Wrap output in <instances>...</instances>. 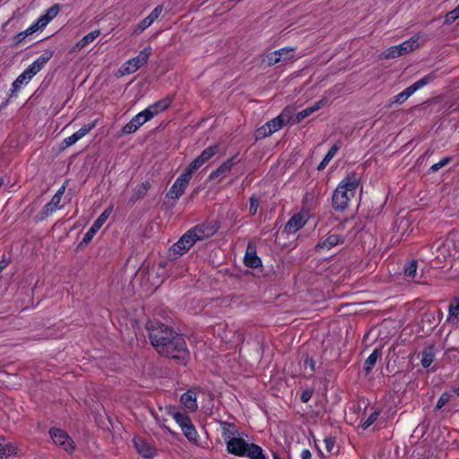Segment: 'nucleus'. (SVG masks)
Listing matches in <instances>:
<instances>
[{
	"instance_id": "obj_1",
	"label": "nucleus",
	"mask_w": 459,
	"mask_h": 459,
	"mask_svg": "<svg viewBox=\"0 0 459 459\" xmlns=\"http://www.w3.org/2000/svg\"><path fill=\"white\" fill-rule=\"evenodd\" d=\"M147 330L152 346L160 355L177 359L181 364H186L189 351L182 335L158 322H149Z\"/></svg>"
},
{
	"instance_id": "obj_2",
	"label": "nucleus",
	"mask_w": 459,
	"mask_h": 459,
	"mask_svg": "<svg viewBox=\"0 0 459 459\" xmlns=\"http://www.w3.org/2000/svg\"><path fill=\"white\" fill-rule=\"evenodd\" d=\"M147 330L152 346L160 355L177 359L181 364H186L189 351L182 335L158 322H149Z\"/></svg>"
},
{
	"instance_id": "obj_3",
	"label": "nucleus",
	"mask_w": 459,
	"mask_h": 459,
	"mask_svg": "<svg viewBox=\"0 0 459 459\" xmlns=\"http://www.w3.org/2000/svg\"><path fill=\"white\" fill-rule=\"evenodd\" d=\"M217 231L213 224H200L187 230L179 240L175 243L170 251L178 255L186 253L197 241L212 237Z\"/></svg>"
},
{
	"instance_id": "obj_4",
	"label": "nucleus",
	"mask_w": 459,
	"mask_h": 459,
	"mask_svg": "<svg viewBox=\"0 0 459 459\" xmlns=\"http://www.w3.org/2000/svg\"><path fill=\"white\" fill-rule=\"evenodd\" d=\"M226 447L228 453L237 456H247L249 459H267L261 446L249 443L240 434L230 437L226 440Z\"/></svg>"
},
{
	"instance_id": "obj_5",
	"label": "nucleus",
	"mask_w": 459,
	"mask_h": 459,
	"mask_svg": "<svg viewBox=\"0 0 459 459\" xmlns=\"http://www.w3.org/2000/svg\"><path fill=\"white\" fill-rule=\"evenodd\" d=\"M359 180L355 173H349L337 186L333 195V205L337 210H344L349 205L359 186Z\"/></svg>"
},
{
	"instance_id": "obj_6",
	"label": "nucleus",
	"mask_w": 459,
	"mask_h": 459,
	"mask_svg": "<svg viewBox=\"0 0 459 459\" xmlns=\"http://www.w3.org/2000/svg\"><path fill=\"white\" fill-rule=\"evenodd\" d=\"M50 57L51 54L46 53L33 61L13 82L12 91H18L23 85L28 84L30 80L45 66Z\"/></svg>"
},
{
	"instance_id": "obj_7",
	"label": "nucleus",
	"mask_w": 459,
	"mask_h": 459,
	"mask_svg": "<svg viewBox=\"0 0 459 459\" xmlns=\"http://www.w3.org/2000/svg\"><path fill=\"white\" fill-rule=\"evenodd\" d=\"M193 174L194 173L186 168L175 180L167 193V197L172 200L179 199L188 186Z\"/></svg>"
},
{
	"instance_id": "obj_8",
	"label": "nucleus",
	"mask_w": 459,
	"mask_h": 459,
	"mask_svg": "<svg viewBox=\"0 0 459 459\" xmlns=\"http://www.w3.org/2000/svg\"><path fill=\"white\" fill-rule=\"evenodd\" d=\"M295 49L293 48H282L273 52L267 54L264 59V62L267 65H274L280 62H287L295 58Z\"/></svg>"
},
{
	"instance_id": "obj_9",
	"label": "nucleus",
	"mask_w": 459,
	"mask_h": 459,
	"mask_svg": "<svg viewBox=\"0 0 459 459\" xmlns=\"http://www.w3.org/2000/svg\"><path fill=\"white\" fill-rule=\"evenodd\" d=\"M49 435L53 442L65 451H73L74 448V441L68 434L61 429H51Z\"/></svg>"
},
{
	"instance_id": "obj_10",
	"label": "nucleus",
	"mask_w": 459,
	"mask_h": 459,
	"mask_svg": "<svg viewBox=\"0 0 459 459\" xmlns=\"http://www.w3.org/2000/svg\"><path fill=\"white\" fill-rule=\"evenodd\" d=\"M112 212V206L108 207L103 211V212L98 217V219L94 221L92 226L89 229V230L83 236L82 244L87 245L91 241L95 234L99 231V230L103 226V224L107 221L108 218L110 216Z\"/></svg>"
},
{
	"instance_id": "obj_11",
	"label": "nucleus",
	"mask_w": 459,
	"mask_h": 459,
	"mask_svg": "<svg viewBox=\"0 0 459 459\" xmlns=\"http://www.w3.org/2000/svg\"><path fill=\"white\" fill-rule=\"evenodd\" d=\"M218 152L217 145H212L204 149L188 166L187 169L195 173L204 163L211 160Z\"/></svg>"
},
{
	"instance_id": "obj_12",
	"label": "nucleus",
	"mask_w": 459,
	"mask_h": 459,
	"mask_svg": "<svg viewBox=\"0 0 459 459\" xmlns=\"http://www.w3.org/2000/svg\"><path fill=\"white\" fill-rule=\"evenodd\" d=\"M151 120L150 114L146 113L144 110L139 112L135 115L127 124H126L121 133L123 134H130L134 133L141 126H143L147 121Z\"/></svg>"
},
{
	"instance_id": "obj_13",
	"label": "nucleus",
	"mask_w": 459,
	"mask_h": 459,
	"mask_svg": "<svg viewBox=\"0 0 459 459\" xmlns=\"http://www.w3.org/2000/svg\"><path fill=\"white\" fill-rule=\"evenodd\" d=\"M163 6L161 4L156 6L152 13L143 20H142L134 29V34H140L149 28L161 14Z\"/></svg>"
},
{
	"instance_id": "obj_14",
	"label": "nucleus",
	"mask_w": 459,
	"mask_h": 459,
	"mask_svg": "<svg viewBox=\"0 0 459 459\" xmlns=\"http://www.w3.org/2000/svg\"><path fill=\"white\" fill-rule=\"evenodd\" d=\"M307 221V214L298 212L294 214L286 223L284 230L288 234H294L300 230Z\"/></svg>"
},
{
	"instance_id": "obj_15",
	"label": "nucleus",
	"mask_w": 459,
	"mask_h": 459,
	"mask_svg": "<svg viewBox=\"0 0 459 459\" xmlns=\"http://www.w3.org/2000/svg\"><path fill=\"white\" fill-rule=\"evenodd\" d=\"M342 242V237L338 232V230H333L328 233V236L322 241H320L316 248L317 251L328 250L333 247Z\"/></svg>"
},
{
	"instance_id": "obj_16",
	"label": "nucleus",
	"mask_w": 459,
	"mask_h": 459,
	"mask_svg": "<svg viewBox=\"0 0 459 459\" xmlns=\"http://www.w3.org/2000/svg\"><path fill=\"white\" fill-rule=\"evenodd\" d=\"M425 42V39L421 35H415L409 39L408 40L403 41V43L396 45L399 48V52H402V56L411 52L415 48H418Z\"/></svg>"
},
{
	"instance_id": "obj_17",
	"label": "nucleus",
	"mask_w": 459,
	"mask_h": 459,
	"mask_svg": "<svg viewBox=\"0 0 459 459\" xmlns=\"http://www.w3.org/2000/svg\"><path fill=\"white\" fill-rule=\"evenodd\" d=\"M134 446L136 451L145 458H151L155 455V448L146 442L144 439L139 437H135L133 439Z\"/></svg>"
},
{
	"instance_id": "obj_18",
	"label": "nucleus",
	"mask_w": 459,
	"mask_h": 459,
	"mask_svg": "<svg viewBox=\"0 0 459 459\" xmlns=\"http://www.w3.org/2000/svg\"><path fill=\"white\" fill-rule=\"evenodd\" d=\"M435 79V75L433 74H429L417 82H415L411 86L407 87L405 90L402 91L406 99L411 97L415 91L430 83Z\"/></svg>"
},
{
	"instance_id": "obj_19",
	"label": "nucleus",
	"mask_w": 459,
	"mask_h": 459,
	"mask_svg": "<svg viewBox=\"0 0 459 459\" xmlns=\"http://www.w3.org/2000/svg\"><path fill=\"white\" fill-rule=\"evenodd\" d=\"M171 102L172 99L167 97L149 106L147 108L144 109V111L150 114V118L152 119L160 112L167 109L170 106Z\"/></svg>"
},
{
	"instance_id": "obj_20",
	"label": "nucleus",
	"mask_w": 459,
	"mask_h": 459,
	"mask_svg": "<svg viewBox=\"0 0 459 459\" xmlns=\"http://www.w3.org/2000/svg\"><path fill=\"white\" fill-rule=\"evenodd\" d=\"M60 12L59 4H54L50 8L46 11V13L39 16L37 20L38 24H39L43 29L54 19L57 16Z\"/></svg>"
},
{
	"instance_id": "obj_21",
	"label": "nucleus",
	"mask_w": 459,
	"mask_h": 459,
	"mask_svg": "<svg viewBox=\"0 0 459 459\" xmlns=\"http://www.w3.org/2000/svg\"><path fill=\"white\" fill-rule=\"evenodd\" d=\"M100 30H95L86 34L78 42H76V44L73 47L72 51L75 52L86 48L88 45L93 42L100 36Z\"/></svg>"
},
{
	"instance_id": "obj_22",
	"label": "nucleus",
	"mask_w": 459,
	"mask_h": 459,
	"mask_svg": "<svg viewBox=\"0 0 459 459\" xmlns=\"http://www.w3.org/2000/svg\"><path fill=\"white\" fill-rule=\"evenodd\" d=\"M181 403L191 412L197 409L196 396L192 391H187L181 395Z\"/></svg>"
},
{
	"instance_id": "obj_23",
	"label": "nucleus",
	"mask_w": 459,
	"mask_h": 459,
	"mask_svg": "<svg viewBox=\"0 0 459 459\" xmlns=\"http://www.w3.org/2000/svg\"><path fill=\"white\" fill-rule=\"evenodd\" d=\"M237 163H238V160H237L236 156L227 160L216 170H214L211 173L210 178H216L220 177L221 175L226 174Z\"/></svg>"
},
{
	"instance_id": "obj_24",
	"label": "nucleus",
	"mask_w": 459,
	"mask_h": 459,
	"mask_svg": "<svg viewBox=\"0 0 459 459\" xmlns=\"http://www.w3.org/2000/svg\"><path fill=\"white\" fill-rule=\"evenodd\" d=\"M325 103H326V100L322 99V100L316 101L312 107H308V108L299 111L296 116L297 122H300L305 117L312 115L314 112L317 111L322 107H324L325 105Z\"/></svg>"
},
{
	"instance_id": "obj_25",
	"label": "nucleus",
	"mask_w": 459,
	"mask_h": 459,
	"mask_svg": "<svg viewBox=\"0 0 459 459\" xmlns=\"http://www.w3.org/2000/svg\"><path fill=\"white\" fill-rule=\"evenodd\" d=\"M152 47L148 46V47H145L142 51H140L138 56H136L133 58H130V59L132 60V62H134L135 66L138 69H140L142 66H143L148 62V60L152 55Z\"/></svg>"
},
{
	"instance_id": "obj_26",
	"label": "nucleus",
	"mask_w": 459,
	"mask_h": 459,
	"mask_svg": "<svg viewBox=\"0 0 459 459\" xmlns=\"http://www.w3.org/2000/svg\"><path fill=\"white\" fill-rule=\"evenodd\" d=\"M436 356L435 347L429 345L426 347L421 353L420 364L423 368H429L434 361Z\"/></svg>"
},
{
	"instance_id": "obj_27",
	"label": "nucleus",
	"mask_w": 459,
	"mask_h": 459,
	"mask_svg": "<svg viewBox=\"0 0 459 459\" xmlns=\"http://www.w3.org/2000/svg\"><path fill=\"white\" fill-rule=\"evenodd\" d=\"M17 454V448L10 443H0V459H12Z\"/></svg>"
},
{
	"instance_id": "obj_28",
	"label": "nucleus",
	"mask_w": 459,
	"mask_h": 459,
	"mask_svg": "<svg viewBox=\"0 0 459 459\" xmlns=\"http://www.w3.org/2000/svg\"><path fill=\"white\" fill-rule=\"evenodd\" d=\"M448 320L452 324L459 322V299H454L449 305Z\"/></svg>"
},
{
	"instance_id": "obj_29",
	"label": "nucleus",
	"mask_w": 459,
	"mask_h": 459,
	"mask_svg": "<svg viewBox=\"0 0 459 459\" xmlns=\"http://www.w3.org/2000/svg\"><path fill=\"white\" fill-rule=\"evenodd\" d=\"M288 122V119L284 118V116L282 114L279 115L278 117L273 118L269 122L266 123L267 127L271 129L272 134L279 131L286 123Z\"/></svg>"
},
{
	"instance_id": "obj_30",
	"label": "nucleus",
	"mask_w": 459,
	"mask_h": 459,
	"mask_svg": "<svg viewBox=\"0 0 459 459\" xmlns=\"http://www.w3.org/2000/svg\"><path fill=\"white\" fill-rule=\"evenodd\" d=\"M61 199L58 196L54 195L51 200L44 206L42 210L43 217H48L52 214L59 207Z\"/></svg>"
},
{
	"instance_id": "obj_31",
	"label": "nucleus",
	"mask_w": 459,
	"mask_h": 459,
	"mask_svg": "<svg viewBox=\"0 0 459 459\" xmlns=\"http://www.w3.org/2000/svg\"><path fill=\"white\" fill-rule=\"evenodd\" d=\"M245 264L251 268H257L261 265V260L255 252L247 251L244 257Z\"/></svg>"
},
{
	"instance_id": "obj_32",
	"label": "nucleus",
	"mask_w": 459,
	"mask_h": 459,
	"mask_svg": "<svg viewBox=\"0 0 459 459\" xmlns=\"http://www.w3.org/2000/svg\"><path fill=\"white\" fill-rule=\"evenodd\" d=\"M380 357H381V351L377 349H375L365 361V365H364L365 370L367 372H369L374 368L377 359Z\"/></svg>"
},
{
	"instance_id": "obj_33",
	"label": "nucleus",
	"mask_w": 459,
	"mask_h": 459,
	"mask_svg": "<svg viewBox=\"0 0 459 459\" xmlns=\"http://www.w3.org/2000/svg\"><path fill=\"white\" fill-rule=\"evenodd\" d=\"M338 150H339V146L337 144H334L333 146H332L331 149L327 152V153L324 157V159L322 160V161L319 163L317 169L318 170L324 169L328 165L330 160L335 156Z\"/></svg>"
},
{
	"instance_id": "obj_34",
	"label": "nucleus",
	"mask_w": 459,
	"mask_h": 459,
	"mask_svg": "<svg viewBox=\"0 0 459 459\" xmlns=\"http://www.w3.org/2000/svg\"><path fill=\"white\" fill-rule=\"evenodd\" d=\"M182 432L184 433L185 437L193 443H196L198 440V433L195 428V426L191 423H189L186 427H185L182 429Z\"/></svg>"
},
{
	"instance_id": "obj_35",
	"label": "nucleus",
	"mask_w": 459,
	"mask_h": 459,
	"mask_svg": "<svg viewBox=\"0 0 459 459\" xmlns=\"http://www.w3.org/2000/svg\"><path fill=\"white\" fill-rule=\"evenodd\" d=\"M97 125V121H93L91 124L83 125L78 131L74 133L76 139L79 141L88 134Z\"/></svg>"
},
{
	"instance_id": "obj_36",
	"label": "nucleus",
	"mask_w": 459,
	"mask_h": 459,
	"mask_svg": "<svg viewBox=\"0 0 459 459\" xmlns=\"http://www.w3.org/2000/svg\"><path fill=\"white\" fill-rule=\"evenodd\" d=\"M172 417L175 420V421L178 424L181 430L185 427H186L189 423H191L190 418L184 413L177 411V412L172 413Z\"/></svg>"
},
{
	"instance_id": "obj_37",
	"label": "nucleus",
	"mask_w": 459,
	"mask_h": 459,
	"mask_svg": "<svg viewBox=\"0 0 459 459\" xmlns=\"http://www.w3.org/2000/svg\"><path fill=\"white\" fill-rule=\"evenodd\" d=\"M402 56V52H399L397 46L390 47L380 54L382 59L396 58Z\"/></svg>"
},
{
	"instance_id": "obj_38",
	"label": "nucleus",
	"mask_w": 459,
	"mask_h": 459,
	"mask_svg": "<svg viewBox=\"0 0 459 459\" xmlns=\"http://www.w3.org/2000/svg\"><path fill=\"white\" fill-rule=\"evenodd\" d=\"M138 70L139 69L135 66L134 62H132V60L129 59L125 64H123V65L121 66V68L119 69L118 72L121 75H126V74H132Z\"/></svg>"
},
{
	"instance_id": "obj_39",
	"label": "nucleus",
	"mask_w": 459,
	"mask_h": 459,
	"mask_svg": "<svg viewBox=\"0 0 459 459\" xmlns=\"http://www.w3.org/2000/svg\"><path fill=\"white\" fill-rule=\"evenodd\" d=\"M138 70L139 69L135 66L134 62H132V60L129 59L125 64H123V65L121 66V68L119 69L118 72L121 75H126V74H132Z\"/></svg>"
},
{
	"instance_id": "obj_40",
	"label": "nucleus",
	"mask_w": 459,
	"mask_h": 459,
	"mask_svg": "<svg viewBox=\"0 0 459 459\" xmlns=\"http://www.w3.org/2000/svg\"><path fill=\"white\" fill-rule=\"evenodd\" d=\"M417 273V263L415 261H411L405 268H404V275L407 278L413 279Z\"/></svg>"
},
{
	"instance_id": "obj_41",
	"label": "nucleus",
	"mask_w": 459,
	"mask_h": 459,
	"mask_svg": "<svg viewBox=\"0 0 459 459\" xmlns=\"http://www.w3.org/2000/svg\"><path fill=\"white\" fill-rule=\"evenodd\" d=\"M379 411H374L370 415L362 422L361 427L363 429H368L371 426L377 419Z\"/></svg>"
},
{
	"instance_id": "obj_42",
	"label": "nucleus",
	"mask_w": 459,
	"mask_h": 459,
	"mask_svg": "<svg viewBox=\"0 0 459 459\" xmlns=\"http://www.w3.org/2000/svg\"><path fill=\"white\" fill-rule=\"evenodd\" d=\"M458 18H459V5L446 14L445 22L447 24H451Z\"/></svg>"
},
{
	"instance_id": "obj_43",
	"label": "nucleus",
	"mask_w": 459,
	"mask_h": 459,
	"mask_svg": "<svg viewBox=\"0 0 459 459\" xmlns=\"http://www.w3.org/2000/svg\"><path fill=\"white\" fill-rule=\"evenodd\" d=\"M271 134H273L272 131L270 128L267 127L266 124H264V126L259 127L255 133L256 138H264V137L269 136Z\"/></svg>"
},
{
	"instance_id": "obj_44",
	"label": "nucleus",
	"mask_w": 459,
	"mask_h": 459,
	"mask_svg": "<svg viewBox=\"0 0 459 459\" xmlns=\"http://www.w3.org/2000/svg\"><path fill=\"white\" fill-rule=\"evenodd\" d=\"M452 398V394L449 393H444L438 399L437 403V409L443 408Z\"/></svg>"
},
{
	"instance_id": "obj_45",
	"label": "nucleus",
	"mask_w": 459,
	"mask_h": 459,
	"mask_svg": "<svg viewBox=\"0 0 459 459\" xmlns=\"http://www.w3.org/2000/svg\"><path fill=\"white\" fill-rule=\"evenodd\" d=\"M43 30V28L39 24H38V22L36 21L22 32H23L24 36L27 38L28 36L33 34L34 32H36L38 30Z\"/></svg>"
},
{
	"instance_id": "obj_46",
	"label": "nucleus",
	"mask_w": 459,
	"mask_h": 459,
	"mask_svg": "<svg viewBox=\"0 0 459 459\" xmlns=\"http://www.w3.org/2000/svg\"><path fill=\"white\" fill-rule=\"evenodd\" d=\"M324 445L326 451L331 453L334 447V439L333 437H326L324 439Z\"/></svg>"
},
{
	"instance_id": "obj_47",
	"label": "nucleus",
	"mask_w": 459,
	"mask_h": 459,
	"mask_svg": "<svg viewBox=\"0 0 459 459\" xmlns=\"http://www.w3.org/2000/svg\"><path fill=\"white\" fill-rule=\"evenodd\" d=\"M77 142H78V140L76 139V137L73 134L72 135H70V136H68V137L64 139V141H63L64 148H67V147L74 144Z\"/></svg>"
},
{
	"instance_id": "obj_48",
	"label": "nucleus",
	"mask_w": 459,
	"mask_h": 459,
	"mask_svg": "<svg viewBox=\"0 0 459 459\" xmlns=\"http://www.w3.org/2000/svg\"><path fill=\"white\" fill-rule=\"evenodd\" d=\"M304 368H305V369L307 368H309L310 372L313 373L316 368V364H315V361L313 360V359L307 357L304 360Z\"/></svg>"
},
{
	"instance_id": "obj_49",
	"label": "nucleus",
	"mask_w": 459,
	"mask_h": 459,
	"mask_svg": "<svg viewBox=\"0 0 459 459\" xmlns=\"http://www.w3.org/2000/svg\"><path fill=\"white\" fill-rule=\"evenodd\" d=\"M26 39V37L24 36L23 32L21 31L19 32L18 34H16L14 37H13V43L14 45H19L20 43H22L24 39Z\"/></svg>"
},
{
	"instance_id": "obj_50",
	"label": "nucleus",
	"mask_w": 459,
	"mask_h": 459,
	"mask_svg": "<svg viewBox=\"0 0 459 459\" xmlns=\"http://www.w3.org/2000/svg\"><path fill=\"white\" fill-rule=\"evenodd\" d=\"M407 99L404 97V95L400 92L398 93L397 95H395L393 99V103H396V104H402L403 102H404Z\"/></svg>"
},
{
	"instance_id": "obj_51",
	"label": "nucleus",
	"mask_w": 459,
	"mask_h": 459,
	"mask_svg": "<svg viewBox=\"0 0 459 459\" xmlns=\"http://www.w3.org/2000/svg\"><path fill=\"white\" fill-rule=\"evenodd\" d=\"M311 395L312 394L310 391H305L302 393L300 399L303 403H307L310 400Z\"/></svg>"
},
{
	"instance_id": "obj_52",
	"label": "nucleus",
	"mask_w": 459,
	"mask_h": 459,
	"mask_svg": "<svg viewBox=\"0 0 459 459\" xmlns=\"http://www.w3.org/2000/svg\"><path fill=\"white\" fill-rule=\"evenodd\" d=\"M300 459H311V453L308 449H303L300 454Z\"/></svg>"
},
{
	"instance_id": "obj_53",
	"label": "nucleus",
	"mask_w": 459,
	"mask_h": 459,
	"mask_svg": "<svg viewBox=\"0 0 459 459\" xmlns=\"http://www.w3.org/2000/svg\"><path fill=\"white\" fill-rule=\"evenodd\" d=\"M257 207H258V202L256 200H255V199H252L251 200V204H250V211L252 212H255Z\"/></svg>"
},
{
	"instance_id": "obj_54",
	"label": "nucleus",
	"mask_w": 459,
	"mask_h": 459,
	"mask_svg": "<svg viewBox=\"0 0 459 459\" xmlns=\"http://www.w3.org/2000/svg\"><path fill=\"white\" fill-rule=\"evenodd\" d=\"M65 186H62L54 195L58 196L59 199H61L65 193Z\"/></svg>"
},
{
	"instance_id": "obj_55",
	"label": "nucleus",
	"mask_w": 459,
	"mask_h": 459,
	"mask_svg": "<svg viewBox=\"0 0 459 459\" xmlns=\"http://www.w3.org/2000/svg\"><path fill=\"white\" fill-rule=\"evenodd\" d=\"M445 164H446V160H444V161H440L437 164H434L432 166V169L433 170H437L438 169H440L442 166H444Z\"/></svg>"
},
{
	"instance_id": "obj_56",
	"label": "nucleus",
	"mask_w": 459,
	"mask_h": 459,
	"mask_svg": "<svg viewBox=\"0 0 459 459\" xmlns=\"http://www.w3.org/2000/svg\"><path fill=\"white\" fill-rule=\"evenodd\" d=\"M273 459H280V457L277 454H273Z\"/></svg>"
},
{
	"instance_id": "obj_57",
	"label": "nucleus",
	"mask_w": 459,
	"mask_h": 459,
	"mask_svg": "<svg viewBox=\"0 0 459 459\" xmlns=\"http://www.w3.org/2000/svg\"><path fill=\"white\" fill-rule=\"evenodd\" d=\"M3 184H4L3 179H0V187L2 186Z\"/></svg>"
},
{
	"instance_id": "obj_58",
	"label": "nucleus",
	"mask_w": 459,
	"mask_h": 459,
	"mask_svg": "<svg viewBox=\"0 0 459 459\" xmlns=\"http://www.w3.org/2000/svg\"><path fill=\"white\" fill-rule=\"evenodd\" d=\"M456 394L459 396V388L455 390Z\"/></svg>"
}]
</instances>
